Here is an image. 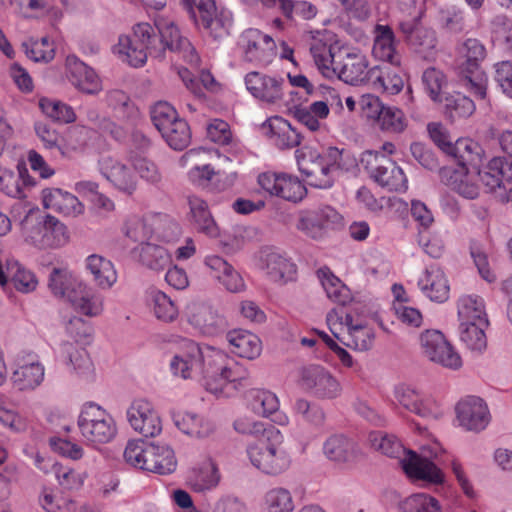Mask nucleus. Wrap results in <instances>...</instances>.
I'll use <instances>...</instances> for the list:
<instances>
[{
	"mask_svg": "<svg viewBox=\"0 0 512 512\" xmlns=\"http://www.w3.org/2000/svg\"><path fill=\"white\" fill-rule=\"evenodd\" d=\"M186 350L175 354L170 362L171 372L183 379H203L207 391L216 396H230L238 385L247 382L245 371L223 351L202 349L191 340L185 341Z\"/></svg>",
	"mask_w": 512,
	"mask_h": 512,
	"instance_id": "obj_1",
	"label": "nucleus"
},
{
	"mask_svg": "<svg viewBox=\"0 0 512 512\" xmlns=\"http://www.w3.org/2000/svg\"><path fill=\"white\" fill-rule=\"evenodd\" d=\"M48 288L55 297L69 302L77 312L85 316L95 317L103 311V297L67 268L54 267L51 270Z\"/></svg>",
	"mask_w": 512,
	"mask_h": 512,
	"instance_id": "obj_2",
	"label": "nucleus"
},
{
	"mask_svg": "<svg viewBox=\"0 0 512 512\" xmlns=\"http://www.w3.org/2000/svg\"><path fill=\"white\" fill-rule=\"evenodd\" d=\"M340 157L341 152L335 147L329 148L326 154H320L309 147L296 150L299 171L310 186L319 189L333 186L334 172L339 168Z\"/></svg>",
	"mask_w": 512,
	"mask_h": 512,
	"instance_id": "obj_3",
	"label": "nucleus"
},
{
	"mask_svg": "<svg viewBox=\"0 0 512 512\" xmlns=\"http://www.w3.org/2000/svg\"><path fill=\"white\" fill-rule=\"evenodd\" d=\"M360 163L377 184L389 191L407 189V179L403 170L385 154L376 150H366L361 154Z\"/></svg>",
	"mask_w": 512,
	"mask_h": 512,
	"instance_id": "obj_4",
	"label": "nucleus"
},
{
	"mask_svg": "<svg viewBox=\"0 0 512 512\" xmlns=\"http://www.w3.org/2000/svg\"><path fill=\"white\" fill-rule=\"evenodd\" d=\"M282 437L277 440L259 438L247 447L251 464L263 473L271 476L285 472L291 464V458L282 446Z\"/></svg>",
	"mask_w": 512,
	"mask_h": 512,
	"instance_id": "obj_5",
	"label": "nucleus"
},
{
	"mask_svg": "<svg viewBox=\"0 0 512 512\" xmlns=\"http://www.w3.org/2000/svg\"><path fill=\"white\" fill-rule=\"evenodd\" d=\"M78 427L83 438L94 445L109 443L117 434L113 417L94 403L83 407L78 417Z\"/></svg>",
	"mask_w": 512,
	"mask_h": 512,
	"instance_id": "obj_6",
	"label": "nucleus"
},
{
	"mask_svg": "<svg viewBox=\"0 0 512 512\" xmlns=\"http://www.w3.org/2000/svg\"><path fill=\"white\" fill-rule=\"evenodd\" d=\"M462 53L465 62L460 66V75L464 86L477 98L485 99L487 96V77L480 69L481 62L486 57L484 45L474 38H469L463 43Z\"/></svg>",
	"mask_w": 512,
	"mask_h": 512,
	"instance_id": "obj_7",
	"label": "nucleus"
},
{
	"mask_svg": "<svg viewBox=\"0 0 512 512\" xmlns=\"http://www.w3.org/2000/svg\"><path fill=\"white\" fill-rule=\"evenodd\" d=\"M437 445L423 447L421 454L409 450L400 460V465L409 479L438 485L444 482V473L432 458L438 457Z\"/></svg>",
	"mask_w": 512,
	"mask_h": 512,
	"instance_id": "obj_8",
	"label": "nucleus"
},
{
	"mask_svg": "<svg viewBox=\"0 0 512 512\" xmlns=\"http://www.w3.org/2000/svg\"><path fill=\"white\" fill-rule=\"evenodd\" d=\"M154 26L158 33V44L154 47V52L158 53V59L163 60L167 50L178 53L189 63H197L198 56L195 49L184 37L175 22L164 16H158L154 19Z\"/></svg>",
	"mask_w": 512,
	"mask_h": 512,
	"instance_id": "obj_9",
	"label": "nucleus"
},
{
	"mask_svg": "<svg viewBox=\"0 0 512 512\" xmlns=\"http://www.w3.org/2000/svg\"><path fill=\"white\" fill-rule=\"evenodd\" d=\"M180 234L179 225L166 214H155L137 221L127 229L126 235L143 243L155 237L164 242L175 240Z\"/></svg>",
	"mask_w": 512,
	"mask_h": 512,
	"instance_id": "obj_10",
	"label": "nucleus"
},
{
	"mask_svg": "<svg viewBox=\"0 0 512 512\" xmlns=\"http://www.w3.org/2000/svg\"><path fill=\"white\" fill-rule=\"evenodd\" d=\"M341 214L329 205L314 209H307L300 213L297 229L307 237L322 239L328 230L335 229L342 224Z\"/></svg>",
	"mask_w": 512,
	"mask_h": 512,
	"instance_id": "obj_11",
	"label": "nucleus"
},
{
	"mask_svg": "<svg viewBox=\"0 0 512 512\" xmlns=\"http://www.w3.org/2000/svg\"><path fill=\"white\" fill-rule=\"evenodd\" d=\"M419 343L422 354L430 361L454 370L462 366L461 357L442 332L426 330L420 334Z\"/></svg>",
	"mask_w": 512,
	"mask_h": 512,
	"instance_id": "obj_12",
	"label": "nucleus"
},
{
	"mask_svg": "<svg viewBox=\"0 0 512 512\" xmlns=\"http://www.w3.org/2000/svg\"><path fill=\"white\" fill-rule=\"evenodd\" d=\"M301 387L319 399H334L341 394V385L338 380L324 367L309 365L300 373Z\"/></svg>",
	"mask_w": 512,
	"mask_h": 512,
	"instance_id": "obj_13",
	"label": "nucleus"
},
{
	"mask_svg": "<svg viewBox=\"0 0 512 512\" xmlns=\"http://www.w3.org/2000/svg\"><path fill=\"white\" fill-rule=\"evenodd\" d=\"M479 179L499 199H508L507 191H512V161L504 157L492 158L483 171H479Z\"/></svg>",
	"mask_w": 512,
	"mask_h": 512,
	"instance_id": "obj_14",
	"label": "nucleus"
},
{
	"mask_svg": "<svg viewBox=\"0 0 512 512\" xmlns=\"http://www.w3.org/2000/svg\"><path fill=\"white\" fill-rule=\"evenodd\" d=\"M185 313L188 322L204 335L215 336L227 329L226 318L207 303L192 301L187 304Z\"/></svg>",
	"mask_w": 512,
	"mask_h": 512,
	"instance_id": "obj_15",
	"label": "nucleus"
},
{
	"mask_svg": "<svg viewBox=\"0 0 512 512\" xmlns=\"http://www.w3.org/2000/svg\"><path fill=\"white\" fill-rule=\"evenodd\" d=\"M244 52V58L249 62L268 65L275 55V42L258 29L245 30L239 40Z\"/></svg>",
	"mask_w": 512,
	"mask_h": 512,
	"instance_id": "obj_16",
	"label": "nucleus"
},
{
	"mask_svg": "<svg viewBox=\"0 0 512 512\" xmlns=\"http://www.w3.org/2000/svg\"><path fill=\"white\" fill-rule=\"evenodd\" d=\"M131 427L144 437H155L162 431V422L153 405L145 399L134 400L127 410Z\"/></svg>",
	"mask_w": 512,
	"mask_h": 512,
	"instance_id": "obj_17",
	"label": "nucleus"
},
{
	"mask_svg": "<svg viewBox=\"0 0 512 512\" xmlns=\"http://www.w3.org/2000/svg\"><path fill=\"white\" fill-rule=\"evenodd\" d=\"M333 72L343 82L357 86L373 79L378 67L369 69L368 60L363 54L348 53L340 62H336Z\"/></svg>",
	"mask_w": 512,
	"mask_h": 512,
	"instance_id": "obj_18",
	"label": "nucleus"
},
{
	"mask_svg": "<svg viewBox=\"0 0 512 512\" xmlns=\"http://www.w3.org/2000/svg\"><path fill=\"white\" fill-rule=\"evenodd\" d=\"M247 90L257 99L275 104L284 96L285 80L281 77H272L257 71H252L245 76Z\"/></svg>",
	"mask_w": 512,
	"mask_h": 512,
	"instance_id": "obj_19",
	"label": "nucleus"
},
{
	"mask_svg": "<svg viewBox=\"0 0 512 512\" xmlns=\"http://www.w3.org/2000/svg\"><path fill=\"white\" fill-rule=\"evenodd\" d=\"M394 396L403 408L422 418L437 419L441 415L435 400L421 394L409 385H398L395 388Z\"/></svg>",
	"mask_w": 512,
	"mask_h": 512,
	"instance_id": "obj_20",
	"label": "nucleus"
},
{
	"mask_svg": "<svg viewBox=\"0 0 512 512\" xmlns=\"http://www.w3.org/2000/svg\"><path fill=\"white\" fill-rule=\"evenodd\" d=\"M199 14L203 27L209 30L214 39H222L229 35L232 26V15L227 10L217 11L213 0H198L196 14Z\"/></svg>",
	"mask_w": 512,
	"mask_h": 512,
	"instance_id": "obj_21",
	"label": "nucleus"
},
{
	"mask_svg": "<svg viewBox=\"0 0 512 512\" xmlns=\"http://www.w3.org/2000/svg\"><path fill=\"white\" fill-rule=\"evenodd\" d=\"M260 267L271 281L280 284L294 280L297 272L289 258L272 248L261 252Z\"/></svg>",
	"mask_w": 512,
	"mask_h": 512,
	"instance_id": "obj_22",
	"label": "nucleus"
},
{
	"mask_svg": "<svg viewBox=\"0 0 512 512\" xmlns=\"http://www.w3.org/2000/svg\"><path fill=\"white\" fill-rule=\"evenodd\" d=\"M457 418L465 429L479 432L486 428L490 421L487 405L476 396L461 400L456 406Z\"/></svg>",
	"mask_w": 512,
	"mask_h": 512,
	"instance_id": "obj_23",
	"label": "nucleus"
},
{
	"mask_svg": "<svg viewBox=\"0 0 512 512\" xmlns=\"http://www.w3.org/2000/svg\"><path fill=\"white\" fill-rule=\"evenodd\" d=\"M35 184L25 163H18L14 169L0 166V191L5 195L17 199L25 198L26 191Z\"/></svg>",
	"mask_w": 512,
	"mask_h": 512,
	"instance_id": "obj_24",
	"label": "nucleus"
},
{
	"mask_svg": "<svg viewBox=\"0 0 512 512\" xmlns=\"http://www.w3.org/2000/svg\"><path fill=\"white\" fill-rule=\"evenodd\" d=\"M102 175L120 192L132 195L137 189V179L132 171L120 161L112 157H104L100 161Z\"/></svg>",
	"mask_w": 512,
	"mask_h": 512,
	"instance_id": "obj_25",
	"label": "nucleus"
},
{
	"mask_svg": "<svg viewBox=\"0 0 512 512\" xmlns=\"http://www.w3.org/2000/svg\"><path fill=\"white\" fill-rule=\"evenodd\" d=\"M484 149L482 146L469 139L460 138L454 143V150L450 157H452L459 167H462L468 172H475L479 176V171H483Z\"/></svg>",
	"mask_w": 512,
	"mask_h": 512,
	"instance_id": "obj_26",
	"label": "nucleus"
},
{
	"mask_svg": "<svg viewBox=\"0 0 512 512\" xmlns=\"http://www.w3.org/2000/svg\"><path fill=\"white\" fill-rule=\"evenodd\" d=\"M189 206V220L195 230L208 237L216 238L220 235V229L210 212L208 203L196 195L187 198Z\"/></svg>",
	"mask_w": 512,
	"mask_h": 512,
	"instance_id": "obj_27",
	"label": "nucleus"
},
{
	"mask_svg": "<svg viewBox=\"0 0 512 512\" xmlns=\"http://www.w3.org/2000/svg\"><path fill=\"white\" fill-rule=\"evenodd\" d=\"M399 30L411 49L425 59L431 56L437 42L433 30L417 26L414 22H401Z\"/></svg>",
	"mask_w": 512,
	"mask_h": 512,
	"instance_id": "obj_28",
	"label": "nucleus"
},
{
	"mask_svg": "<svg viewBox=\"0 0 512 512\" xmlns=\"http://www.w3.org/2000/svg\"><path fill=\"white\" fill-rule=\"evenodd\" d=\"M45 208L61 213L64 216L76 217L83 213L84 206L73 194L60 188H47L42 191Z\"/></svg>",
	"mask_w": 512,
	"mask_h": 512,
	"instance_id": "obj_29",
	"label": "nucleus"
},
{
	"mask_svg": "<svg viewBox=\"0 0 512 512\" xmlns=\"http://www.w3.org/2000/svg\"><path fill=\"white\" fill-rule=\"evenodd\" d=\"M418 286L431 301L445 302L449 297V285L443 270L437 265L427 267L418 280Z\"/></svg>",
	"mask_w": 512,
	"mask_h": 512,
	"instance_id": "obj_30",
	"label": "nucleus"
},
{
	"mask_svg": "<svg viewBox=\"0 0 512 512\" xmlns=\"http://www.w3.org/2000/svg\"><path fill=\"white\" fill-rule=\"evenodd\" d=\"M374 34L372 49L374 57L398 67L401 64V55L396 50L397 42L392 28L388 25L377 24Z\"/></svg>",
	"mask_w": 512,
	"mask_h": 512,
	"instance_id": "obj_31",
	"label": "nucleus"
},
{
	"mask_svg": "<svg viewBox=\"0 0 512 512\" xmlns=\"http://www.w3.org/2000/svg\"><path fill=\"white\" fill-rule=\"evenodd\" d=\"M142 465H145L146 471L165 475L176 469L177 461L174 451L169 446L150 443L147 445L146 458Z\"/></svg>",
	"mask_w": 512,
	"mask_h": 512,
	"instance_id": "obj_32",
	"label": "nucleus"
},
{
	"mask_svg": "<svg viewBox=\"0 0 512 512\" xmlns=\"http://www.w3.org/2000/svg\"><path fill=\"white\" fill-rule=\"evenodd\" d=\"M263 129L267 130L266 134L273 138L275 145L280 149H291L301 143V134L282 117L269 118L263 124Z\"/></svg>",
	"mask_w": 512,
	"mask_h": 512,
	"instance_id": "obj_33",
	"label": "nucleus"
},
{
	"mask_svg": "<svg viewBox=\"0 0 512 512\" xmlns=\"http://www.w3.org/2000/svg\"><path fill=\"white\" fill-rule=\"evenodd\" d=\"M323 453L330 461L345 463L357 457L358 447L346 436L335 434L324 442Z\"/></svg>",
	"mask_w": 512,
	"mask_h": 512,
	"instance_id": "obj_34",
	"label": "nucleus"
},
{
	"mask_svg": "<svg viewBox=\"0 0 512 512\" xmlns=\"http://www.w3.org/2000/svg\"><path fill=\"white\" fill-rule=\"evenodd\" d=\"M227 340L232 347L231 351L239 357L255 359L261 353V341L251 332L234 330L227 334Z\"/></svg>",
	"mask_w": 512,
	"mask_h": 512,
	"instance_id": "obj_35",
	"label": "nucleus"
},
{
	"mask_svg": "<svg viewBox=\"0 0 512 512\" xmlns=\"http://www.w3.org/2000/svg\"><path fill=\"white\" fill-rule=\"evenodd\" d=\"M44 366L38 362L19 365L12 373V383L20 391H31L37 388L44 380Z\"/></svg>",
	"mask_w": 512,
	"mask_h": 512,
	"instance_id": "obj_36",
	"label": "nucleus"
},
{
	"mask_svg": "<svg viewBox=\"0 0 512 512\" xmlns=\"http://www.w3.org/2000/svg\"><path fill=\"white\" fill-rule=\"evenodd\" d=\"M86 268L92 274L96 285L101 289H109L117 281V272L113 263L101 255H89L86 258Z\"/></svg>",
	"mask_w": 512,
	"mask_h": 512,
	"instance_id": "obj_37",
	"label": "nucleus"
},
{
	"mask_svg": "<svg viewBox=\"0 0 512 512\" xmlns=\"http://www.w3.org/2000/svg\"><path fill=\"white\" fill-rule=\"evenodd\" d=\"M317 276L330 300L341 306L352 301L350 289L328 267L319 268Z\"/></svg>",
	"mask_w": 512,
	"mask_h": 512,
	"instance_id": "obj_38",
	"label": "nucleus"
},
{
	"mask_svg": "<svg viewBox=\"0 0 512 512\" xmlns=\"http://www.w3.org/2000/svg\"><path fill=\"white\" fill-rule=\"evenodd\" d=\"M442 103L445 116L452 122L466 119L476 110L474 101L460 92L446 95Z\"/></svg>",
	"mask_w": 512,
	"mask_h": 512,
	"instance_id": "obj_39",
	"label": "nucleus"
},
{
	"mask_svg": "<svg viewBox=\"0 0 512 512\" xmlns=\"http://www.w3.org/2000/svg\"><path fill=\"white\" fill-rule=\"evenodd\" d=\"M173 420L179 430L192 437L204 438L214 430L212 422L193 413H178Z\"/></svg>",
	"mask_w": 512,
	"mask_h": 512,
	"instance_id": "obj_40",
	"label": "nucleus"
},
{
	"mask_svg": "<svg viewBox=\"0 0 512 512\" xmlns=\"http://www.w3.org/2000/svg\"><path fill=\"white\" fill-rule=\"evenodd\" d=\"M458 317L460 322L489 324L484 301L477 295H464L459 298Z\"/></svg>",
	"mask_w": 512,
	"mask_h": 512,
	"instance_id": "obj_41",
	"label": "nucleus"
},
{
	"mask_svg": "<svg viewBox=\"0 0 512 512\" xmlns=\"http://www.w3.org/2000/svg\"><path fill=\"white\" fill-rule=\"evenodd\" d=\"M489 324L460 322L459 334L461 342L472 352L482 353L487 347L485 328Z\"/></svg>",
	"mask_w": 512,
	"mask_h": 512,
	"instance_id": "obj_42",
	"label": "nucleus"
},
{
	"mask_svg": "<svg viewBox=\"0 0 512 512\" xmlns=\"http://www.w3.org/2000/svg\"><path fill=\"white\" fill-rule=\"evenodd\" d=\"M107 105L115 116L124 121H133L139 116V110L129 95L122 90L113 89L106 94Z\"/></svg>",
	"mask_w": 512,
	"mask_h": 512,
	"instance_id": "obj_43",
	"label": "nucleus"
},
{
	"mask_svg": "<svg viewBox=\"0 0 512 512\" xmlns=\"http://www.w3.org/2000/svg\"><path fill=\"white\" fill-rule=\"evenodd\" d=\"M113 52L123 61L133 67H141L147 61L144 50L138 46L135 39L129 35H120Z\"/></svg>",
	"mask_w": 512,
	"mask_h": 512,
	"instance_id": "obj_44",
	"label": "nucleus"
},
{
	"mask_svg": "<svg viewBox=\"0 0 512 512\" xmlns=\"http://www.w3.org/2000/svg\"><path fill=\"white\" fill-rule=\"evenodd\" d=\"M71 82L86 94H96L101 90V82L95 71L83 62L74 63L71 68Z\"/></svg>",
	"mask_w": 512,
	"mask_h": 512,
	"instance_id": "obj_45",
	"label": "nucleus"
},
{
	"mask_svg": "<svg viewBox=\"0 0 512 512\" xmlns=\"http://www.w3.org/2000/svg\"><path fill=\"white\" fill-rule=\"evenodd\" d=\"M140 260L143 265L154 271H163L171 265L168 251L159 245L145 241L141 243Z\"/></svg>",
	"mask_w": 512,
	"mask_h": 512,
	"instance_id": "obj_46",
	"label": "nucleus"
},
{
	"mask_svg": "<svg viewBox=\"0 0 512 512\" xmlns=\"http://www.w3.org/2000/svg\"><path fill=\"white\" fill-rule=\"evenodd\" d=\"M219 481L220 475L218 468L211 461L193 470L190 476L191 487L197 492L211 490L218 485Z\"/></svg>",
	"mask_w": 512,
	"mask_h": 512,
	"instance_id": "obj_47",
	"label": "nucleus"
},
{
	"mask_svg": "<svg viewBox=\"0 0 512 512\" xmlns=\"http://www.w3.org/2000/svg\"><path fill=\"white\" fill-rule=\"evenodd\" d=\"M294 501L290 491L283 487H275L268 490L263 499L265 512H292Z\"/></svg>",
	"mask_w": 512,
	"mask_h": 512,
	"instance_id": "obj_48",
	"label": "nucleus"
},
{
	"mask_svg": "<svg viewBox=\"0 0 512 512\" xmlns=\"http://www.w3.org/2000/svg\"><path fill=\"white\" fill-rule=\"evenodd\" d=\"M399 512H442L439 501L425 493L413 494L398 504Z\"/></svg>",
	"mask_w": 512,
	"mask_h": 512,
	"instance_id": "obj_49",
	"label": "nucleus"
},
{
	"mask_svg": "<svg viewBox=\"0 0 512 512\" xmlns=\"http://www.w3.org/2000/svg\"><path fill=\"white\" fill-rule=\"evenodd\" d=\"M166 143L174 150L182 151L191 141V130L184 119H179L160 133Z\"/></svg>",
	"mask_w": 512,
	"mask_h": 512,
	"instance_id": "obj_50",
	"label": "nucleus"
},
{
	"mask_svg": "<svg viewBox=\"0 0 512 512\" xmlns=\"http://www.w3.org/2000/svg\"><path fill=\"white\" fill-rule=\"evenodd\" d=\"M39 107L47 117L55 122L72 123L76 120L73 108L62 101L44 97L39 100Z\"/></svg>",
	"mask_w": 512,
	"mask_h": 512,
	"instance_id": "obj_51",
	"label": "nucleus"
},
{
	"mask_svg": "<svg viewBox=\"0 0 512 512\" xmlns=\"http://www.w3.org/2000/svg\"><path fill=\"white\" fill-rule=\"evenodd\" d=\"M63 350L67 354L69 363L80 377L88 379L92 376L94 367L86 349L65 343L63 344Z\"/></svg>",
	"mask_w": 512,
	"mask_h": 512,
	"instance_id": "obj_52",
	"label": "nucleus"
},
{
	"mask_svg": "<svg viewBox=\"0 0 512 512\" xmlns=\"http://www.w3.org/2000/svg\"><path fill=\"white\" fill-rule=\"evenodd\" d=\"M345 346L359 351L369 350L374 341V332L366 325L357 323L350 332L339 339Z\"/></svg>",
	"mask_w": 512,
	"mask_h": 512,
	"instance_id": "obj_53",
	"label": "nucleus"
},
{
	"mask_svg": "<svg viewBox=\"0 0 512 512\" xmlns=\"http://www.w3.org/2000/svg\"><path fill=\"white\" fill-rule=\"evenodd\" d=\"M377 124L384 132L400 134L407 128L408 119L401 109L395 106H386Z\"/></svg>",
	"mask_w": 512,
	"mask_h": 512,
	"instance_id": "obj_54",
	"label": "nucleus"
},
{
	"mask_svg": "<svg viewBox=\"0 0 512 512\" xmlns=\"http://www.w3.org/2000/svg\"><path fill=\"white\" fill-rule=\"evenodd\" d=\"M155 29V26L149 23H138L133 27L132 37L147 56L158 59V53L153 51L158 44V33Z\"/></svg>",
	"mask_w": 512,
	"mask_h": 512,
	"instance_id": "obj_55",
	"label": "nucleus"
},
{
	"mask_svg": "<svg viewBox=\"0 0 512 512\" xmlns=\"http://www.w3.org/2000/svg\"><path fill=\"white\" fill-rule=\"evenodd\" d=\"M234 429L241 434L260 436L267 440H277L281 438V434L274 427L269 429L265 428L264 423L260 421H254L250 418L243 417L237 419L234 424Z\"/></svg>",
	"mask_w": 512,
	"mask_h": 512,
	"instance_id": "obj_56",
	"label": "nucleus"
},
{
	"mask_svg": "<svg viewBox=\"0 0 512 512\" xmlns=\"http://www.w3.org/2000/svg\"><path fill=\"white\" fill-rule=\"evenodd\" d=\"M306 188L298 177L281 173V180L278 187V196L291 202L301 201L306 195Z\"/></svg>",
	"mask_w": 512,
	"mask_h": 512,
	"instance_id": "obj_57",
	"label": "nucleus"
},
{
	"mask_svg": "<svg viewBox=\"0 0 512 512\" xmlns=\"http://www.w3.org/2000/svg\"><path fill=\"white\" fill-rule=\"evenodd\" d=\"M150 116L153 125L159 133L163 132L180 119L174 107L164 101L157 102L151 108Z\"/></svg>",
	"mask_w": 512,
	"mask_h": 512,
	"instance_id": "obj_58",
	"label": "nucleus"
},
{
	"mask_svg": "<svg viewBox=\"0 0 512 512\" xmlns=\"http://www.w3.org/2000/svg\"><path fill=\"white\" fill-rule=\"evenodd\" d=\"M42 225L43 237L51 246H61L66 242V227L57 218L46 215L38 222Z\"/></svg>",
	"mask_w": 512,
	"mask_h": 512,
	"instance_id": "obj_59",
	"label": "nucleus"
},
{
	"mask_svg": "<svg viewBox=\"0 0 512 512\" xmlns=\"http://www.w3.org/2000/svg\"><path fill=\"white\" fill-rule=\"evenodd\" d=\"M42 225L43 237L51 246H61L66 242V227L57 218L46 215L38 222Z\"/></svg>",
	"mask_w": 512,
	"mask_h": 512,
	"instance_id": "obj_60",
	"label": "nucleus"
},
{
	"mask_svg": "<svg viewBox=\"0 0 512 512\" xmlns=\"http://www.w3.org/2000/svg\"><path fill=\"white\" fill-rule=\"evenodd\" d=\"M25 54L35 62H49L53 60L55 51L49 42L48 37H42L40 40H29L22 44Z\"/></svg>",
	"mask_w": 512,
	"mask_h": 512,
	"instance_id": "obj_61",
	"label": "nucleus"
},
{
	"mask_svg": "<svg viewBox=\"0 0 512 512\" xmlns=\"http://www.w3.org/2000/svg\"><path fill=\"white\" fill-rule=\"evenodd\" d=\"M371 446L389 457H397L402 450V445L393 435H387L381 431L371 432L369 434Z\"/></svg>",
	"mask_w": 512,
	"mask_h": 512,
	"instance_id": "obj_62",
	"label": "nucleus"
},
{
	"mask_svg": "<svg viewBox=\"0 0 512 512\" xmlns=\"http://www.w3.org/2000/svg\"><path fill=\"white\" fill-rule=\"evenodd\" d=\"M11 270V283L17 291L30 293L36 289L38 280L33 272L24 268L18 262L12 266Z\"/></svg>",
	"mask_w": 512,
	"mask_h": 512,
	"instance_id": "obj_63",
	"label": "nucleus"
},
{
	"mask_svg": "<svg viewBox=\"0 0 512 512\" xmlns=\"http://www.w3.org/2000/svg\"><path fill=\"white\" fill-rule=\"evenodd\" d=\"M251 407L256 414L268 417L277 412L279 408L278 398L270 391L259 390L253 395Z\"/></svg>",
	"mask_w": 512,
	"mask_h": 512,
	"instance_id": "obj_64",
	"label": "nucleus"
}]
</instances>
